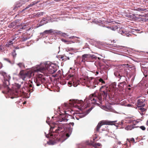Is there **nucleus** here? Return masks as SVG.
I'll use <instances>...</instances> for the list:
<instances>
[{"label": "nucleus", "instance_id": "nucleus-1", "mask_svg": "<svg viewBox=\"0 0 148 148\" xmlns=\"http://www.w3.org/2000/svg\"><path fill=\"white\" fill-rule=\"evenodd\" d=\"M57 70V66L55 64L49 62V64H46L45 67H38L34 71L42 73L45 71H46L47 70L49 73L52 74L54 73Z\"/></svg>", "mask_w": 148, "mask_h": 148}, {"label": "nucleus", "instance_id": "nucleus-2", "mask_svg": "<svg viewBox=\"0 0 148 148\" xmlns=\"http://www.w3.org/2000/svg\"><path fill=\"white\" fill-rule=\"evenodd\" d=\"M1 74L3 76L4 79L3 82V86L6 89L5 93L8 94L11 91V90L9 87L10 85L9 80L10 78V77L5 72H2Z\"/></svg>", "mask_w": 148, "mask_h": 148}, {"label": "nucleus", "instance_id": "nucleus-3", "mask_svg": "<svg viewBox=\"0 0 148 148\" xmlns=\"http://www.w3.org/2000/svg\"><path fill=\"white\" fill-rule=\"evenodd\" d=\"M88 100L89 103L91 102L93 104L98 105V102L101 103L102 100L101 94H99L98 96H96L95 93L92 94L89 96Z\"/></svg>", "mask_w": 148, "mask_h": 148}, {"label": "nucleus", "instance_id": "nucleus-4", "mask_svg": "<svg viewBox=\"0 0 148 148\" xmlns=\"http://www.w3.org/2000/svg\"><path fill=\"white\" fill-rule=\"evenodd\" d=\"M65 128L63 124L55 125L54 126H51L50 128V130L54 132L59 134V133L63 132H64Z\"/></svg>", "mask_w": 148, "mask_h": 148}, {"label": "nucleus", "instance_id": "nucleus-5", "mask_svg": "<svg viewBox=\"0 0 148 148\" xmlns=\"http://www.w3.org/2000/svg\"><path fill=\"white\" fill-rule=\"evenodd\" d=\"M45 80L44 75L41 74L37 75L36 79H34V82L37 86H39L44 83Z\"/></svg>", "mask_w": 148, "mask_h": 148}, {"label": "nucleus", "instance_id": "nucleus-6", "mask_svg": "<svg viewBox=\"0 0 148 148\" xmlns=\"http://www.w3.org/2000/svg\"><path fill=\"white\" fill-rule=\"evenodd\" d=\"M116 121H111L108 120H103L99 122L96 127L95 131L96 132H99V130L101 127L103 125H114V123Z\"/></svg>", "mask_w": 148, "mask_h": 148}, {"label": "nucleus", "instance_id": "nucleus-7", "mask_svg": "<svg viewBox=\"0 0 148 148\" xmlns=\"http://www.w3.org/2000/svg\"><path fill=\"white\" fill-rule=\"evenodd\" d=\"M31 74L32 73L31 71L24 70L21 71L19 74L20 77L23 80H26L27 78H29Z\"/></svg>", "mask_w": 148, "mask_h": 148}, {"label": "nucleus", "instance_id": "nucleus-8", "mask_svg": "<svg viewBox=\"0 0 148 148\" xmlns=\"http://www.w3.org/2000/svg\"><path fill=\"white\" fill-rule=\"evenodd\" d=\"M110 89V88L106 86H102L100 88V91L102 92L104 99H106L108 94H109Z\"/></svg>", "mask_w": 148, "mask_h": 148}, {"label": "nucleus", "instance_id": "nucleus-9", "mask_svg": "<svg viewBox=\"0 0 148 148\" xmlns=\"http://www.w3.org/2000/svg\"><path fill=\"white\" fill-rule=\"evenodd\" d=\"M97 58V57L94 55H92L90 54H85L82 56L81 62H84L86 60H88V58H89L90 60L91 59L96 60Z\"/></svg>", "mask_w": 148, "mask_h": 148}, {"label": "nucleus", "instance_id": "nucleus-10", "mask_svg": "<svg viewBox=\"0 0 148 148\" xmlns=\"http://www.w3.org/2000/svg\"><path fill=\"white\" fill-rule=\"evenodd\" d=\"M127 72L124 69H120L119 71L118 74H116V77L119 78L120 80L121 79L122 77H123L125 79L126 77L125 76V74L127 73Z\"/></svg>", "mask_w": 148, "mask_h": 148}, {"label": "nucleus", "instance_id": "nucleus-11", "mask_svg": "<svg viewBox=\"0 0 148 148\" xmlns=\"http://www.w3.org/2000/svg\"><path fill=\"white\" fill-rule=\"evenodd\" d=\"M76 103L81 104V106H82L83 105L84 102L83 101L81 100H70L69 104H70L71 106H76Z\"/></svg>", "mask_w": 148, "mask_h": 148}, {"label": "nucleus", "instance_id": "nucleus-12", "mask_svg": "<svg viewBox=\"0 0 148 148\" xmlns=\"http://www.w3.org/2000/svg\"><path fill=\"white\" fill-rule=\"evenodd\" d=\"M75 76V73H73V74H69L68 75L67 77V79H70L71 80H72L71 82L70 81V82H68V86L71 87L72 86V83L73 84V85H74V86L75 87L77 85L75 86L74 84V82L73 81V79H74V77Z\"/></svg>", "mask_w": 148, "mask_h": 148}, {"label": "nucleus", "instance_id": "nucleus-13", "mask_svg": "<svg viewBox=\"0 0 148 148\" xmlns=\"http://www.w3.org/2000/svg\"><path fill=\"white\" fill-rule=\"evenodd\" d=\"M26 0H20L17 2L14 5L13 10H16L18 8L21 6L23 4L25 3Z\"/></svg>", "mask_w": 148, "mask_h": 148}, {"label": "nucleus", "instance_id": "nucleus-14", "mask_svg": "<svg viewBox=\"0 0 148 148\" xmlns=\"http://www.w3.org/2000/svg\"><path fill=\"white\" fill-rule=\"evenodd\" d=\"M145 100L144 97H143V99L140 98L138 99L137 101V106L139 107H144L145 105V104L144 103Z\"/></svg>", "mask_w": 148, "mask_h": 148}, {"label": "nucleus", "instance_id": "nucleus-15", "mask_svg": "<svg viewBox=\"0 0 148 148\" xmlns=\"http://www.w3.org/2000/svg\"><path fill=\"white\" fill-rule=\"evenodd\" d=\"M17 36V35H15L14 36L13 38L12 39V40L9 41V42L7 43L5 45L6 47H10L13 43H12V41L16 40V38H17L16 37Z\"/></svg>", "mask_w": 148, "mask_h": 148}, {"label": "nucleus", "instance_id": "nucleus-16", "mask_svg": "<svg viewBox=\"0 0 148 148\" xmlns=\"http://www.w3.org/2000/svg\"><path fill=\"white\" fill-rule=\"evenodd\" d=\"M40 1H34L32 3L30 4L29 5H28V6H27L25 9H23L22 11V12H23L26 9H27L29 7H31L33 6L34 5H35L36 4H37Z\"/></svg>", "mask_w": 148, "mask_h": 148}, {"label": "nucleus", "instance_id": "nucleus-17", "mask_svg": "<svg viewBox=\"0 0 148 148\" xmlns=\"http://www.w3.org/2000/svg\"><path fill=\"white\" fill-rule=\"evenodd\" d=\"M135 128H136L135 125L134 124H131L127 126L125 128V129L127 130H131Z\"/></svg>", "mask_w": 148, "mask_h": 148}, {"label": "nucleus", "instance_id": "nucleus-18", "mask_svg": "<svg viewBox=\"0 0 148 148\" xmlns=\"http://www.w3.org/2000/svg\"><path fill=\"white\" fill-rule=\"evenodd\" d=\"M53 32V30L52 29H50L48 30H46L41 33V34L42 35H45V34H50Z\"/></svg>", "mask_w": 148, "mask_h": 148}, {"label": "nucleus", "instance_id": "nucleus-19", "mask_svg": "<svg viewBox=\"0 0 148 148\" xmlns=\"http://www.w3.org/2000/svg\"><path fill=\"white\" fill-rule=\"evenodd\" d=\"M67 118V116L66 115H63V116L61 119H60L59 121L60 122L62 121L66 122L69 120Z\"/></svg>", "mask_w": 148, "mask_h": 148}, {"label": "nucleus", "instance_id": "nucleus-20", "mask_svg": "<svg viewBox=\"0 0 148 148\" xmlns=\"http://www.w3.org/2000/svg\"><path fill=\"white\" fill-rule=\"evenodd\" d=\"M17 64L21 69H24L25 68V64L23 63H19Z\"/></svg>", "mask_w": 148, "mask_h": 148}, {"label": "nucleus", "instance_id": "nucleus-21", "mask_svg": "<svg viewBox=\"0 0 148 148\" xmlns=\"http://www.w3.org/2000/svg\"><path fill=\"white\" fill-rule=\"evenodd\" d=\"M61 40L62 42L66 43V44H67L74 43L73 41H68L64 39H62Z\"/></svg>", "mask_w": 148, "mask_h": 148}, {"label": "nucleus", "instance_id": "nucleus-22", "mask_svg": "<svg viewBox=\"0 0 148 148\" xmlns=\"http://www.w3.org/2000/svg\"><path fill=\"white\" fill-rule=\"evenodd\" d=\"M101 146V143H95L93 145V146L95 148H99L98 147H100Z\"/></svg>", "mask_w": 148, "mask_h": 148}, {"label": "nucleus", "instance_id": "nucleus-23", "mask_svg": "<svg viewBox=\"0 0 148 148\" xmlns=\"http://www.w3.org/2000/svg\"><path fill=\"white\" fill-rule=\"evenodd\" d=\"M60 58L62 59V60L63 61H66V58H67V59L68 60H69V59L68 57H66V56L63 55H62L61 56Z\"/></svg>", "mask_w": 148, "mask_h": 148}, {"label": "nucleus", "instance_id": "nucleus-24", "mask_svg": "<svg viewBox=\"0 0 148 148\" xmlns=\"http://www.w3.org/2000/svg\"><path fill=\"white\" fill-rule=\"evenodd\" d=\"M126 85V82L125 81H123L120 83L119 86H121L122 88H124V86H125Z\"/></svg>", "mask_w": 148, "mask_h": 148}, {"label": "nucleus", "instance_id": "nucleus-25", "mask_svg": "<svg viewBox=\"0 0 148 148\" xmlns=\"http://www.w3.org/2000/svg\"><path fill=\"white\" fill-rule=\"evenodd\" d=\"M127 141H128L129 143H130L131 141L133 142H135V140L134 138H127Z\"/></svg>", "mask_w": 148, "mask_h": 148}, {"label": "nucleus", "instance_id": "nucleus-26", "mask_svg": "<svg viewBox=\"0 0 148 148\" xmlns=\"http://www.w3.org/2000/svg\"><path fill=\"white\" fill-rule=\"evenodd\" d=\"M138 107V110H141L142 112L145 111L146 110V109L143 108L144 107Z\"/></svg>", "mask_w": 148, "mask_h": 148}, {"label": "nucleus", "instance_id": "nucleus-27", "mask_svg": "<svg viewBox=\"0 0 148 148\" xmlns=\"http://www.w3.org/2000/svg\"><path fill=\"white\" fill-rule=\"evenodd\" d=\"M43 14V12H38L35 15L36 17H39Z\"/></svg>", "mask_w": 148, "mask_h": 148}, {"label": "nucleus", "instance_id": "nucleus-28", "mask_svg": "<svg viewBox=\"0 0 148 148\" xmlns=\"http://www.w3.org/2000/svg\"><path fill=\"white\" fill-rule=\"evenodd\" d=\"M29 90L31 92H32L33 91V87L32 86V84H30L29 85Z\"/></svg>", "mask_w": 148, "mask_h": 148}, {"label": "nucleus", "instance_id": "nucleus-29", "mask_svg": "<svg viewBox=\"0 0 148 148\" xmlns=\"http://www.w3.org/2000/svg\"><path fill=\"white\" fill-rule=\"evenodd\" d=\"M93 108L92 107H91L90 108L88 109L87 110L86 112V114H88L90 112V111Z\"/></svg>", "mask_w": 148, "mask_h": 148}, {"label": "nucleus", "instance_id": "nucleus-30", "mask_svg": "<svg viewBox=\"0 0 148 148\" xmlns=\"http://www.w3.org/2000/svg\"><path fill=\"white\" fill-rule=\"evenodd\" d=\"M3 60H5V61H6L8 62H9L11 64H12V62L8 58H4Z\"/></svg>", "mask_w": 148, "mask_h": 148}, {"label": "nucleus", "instance_id": "nucleus-31", "mask_svg": "<svg viewBox=\"0 0 148 148\" xmlns=\"http://www.w3.org/2000/svg\"><path fill=\"white\" fill-rule=\"evenodd\" d=\"M16 51L15 50H14L13 52L12 53V55L14 58L16 57Z\"/></svg>", "mask_w": 148, "mask_h": 148}, {"label": "nucleus", "instance_id": "nucleus-32", "mask_svg": "<svg viewBox=\"0 0 148 148\" xmlns=\"http://www.w3.org/2000/svg\"><path fill=\"white\" fill-rule=\"evenodd\" d=\"M99 82L101 83L102 84H105V82L103 80L102 78H100L99 79Z\"/></svg>", "mask_w": 148, "mask_h": 148}, {"label": "nucleus", "instance_id": "nucleus-33", "mask_svg": "<svg viewBox=\"0 0 148 148\" xmlns=\"http://www.w3.org/2000/svg\"><path fill=\"white\" fill-rule=\"evenodd\" d=\"M142 130L144 131L146 130V128L144 126H141L139 127Z\"/></svg>", "mask_w": 148, "mask_h": 148}, {"label": "nucleus", "instance_id": "nucleus-34", "mask_svg": "<svg viewBox=\"0 0 148 148\" xmlns=\"http://www.w3.org/2000/svg\"><path fill=\"white\" fill-rule=\"evenodd\" d=\"M54 138H56L57 139L59 140V139H60V136L58 137V135L57 134H54ZM60 136V135H59Z\"/></svg>", "mask_w": 148, "mask_h": 148}, {"label": "nucleus", "instance_id": "nucleus-35", "mask_svg": "<svg viewBox=\"0 0 148 148\" xmlns=\"http://www.w3.org/2000/svg\"><path fill=\"white\" fill-rule=\"evenodd\" d=\"M74 49L72 48H66V51H72V50H73Z\"/></svg>", "mask_w": 148, "mask_h": 148}, {"label": "nucleus", "instance_id": "nucleus-36", "mask_svg": "<svg viewBox=\"0 0 148 148\" xmlns=\"http://www.w3.org/2000/svg\"><path fill=\"white\" fill-rule=\"evenodd\" d=\"M127 32H124L123 31H122L121 34L123 35L124 36L127 34Z\"/></svg>", "mask_w": 148, "mask_h": 148}, {"label": "nucleus", "instance_id": "nucleus-37", "mask_svg": "<svg viewBox=\"0 0 148 148\" xmlns=\"http://www.w3.org/2000/svg\"><path fill=\"white\" fill-rule=\"evenodd\" d=\"M68 133L71 134L72 132V130L71 128H69L68 129Z\"/></svg>", "mask_w": 148, "mask_h": 148}, {"label": "nucleus", "instance_id": "nucleus-38", "mask_svg": "<svg viewBox=\"0 0 148 148\" xmlns=\"http://www.w3.org/2000/svg\"><path fill=\"white\" fill-rule=\"evenodd\" d=\"M62 36L64 37H65L66 36H69V35H68L67 34L65 33L62 34Z\"/></svg>", "mask_w": 148, "mask_h": 148}, {"label": "nucleus", "instance_id": "nucleus-39", "mask_svg": "<svg viewBox=\"0 0 148 148\" xmlns=\"http://www.w3.org/2000/svg\"><path fill=\"white\" fill-rule=\"evenodd\" d=\"M27 37H23L22 38V41H25L26 40H27Z\"/></svg>", "mask_w": 148, "mask_h": 148}, {"label": "nucleus", "instance_id": "nucleus-40", "mask_svg": "<svg viewBox=\"0 0 148 148\" xmlns=\"http://www.w3.org/2000/svg\"><path fill=\"white\" fill-rule=\"evenodd\" d=\"M125 16L126 17H127L128 18H130V15L129 14H125Z\"/></svg>", "mask_w": 148, "mask_h": 148}, {"label": "nucleus", "instance_id": "nucleus-41", "mask_svg": "<svg viewBox=\"0 0 148 148\" xmlns=\"http://www.w3.org/2000/svg\"><path fill=\"white\" fill-rule=\"evenodd\" d=\"M71 134L68 133H67L66 134V136L67 137H69V136Z\"/></svg>", "mask_w": 148, "mask_h": 148}, {"label": "nucleus", "instance_id": "nucleus-42", "mask_svg": "<svg viewBox=\"0 0 148 148\" xmlns=\"http://www.w3.org/2000/svg\"><path fill=\"white\" fill-rule=\"evenodd\" d=\"M75 37H76L77 38V37H75L74 36H71L70 37H69V38L70 39H73V38ZM77 38H78L77 37Z\"/></svg>", "mask_w": 148, "mask_h": 148}, {"label": "nucleus", "instance_id": "nucleus-43", "mask_svg": "<svg viewBox=\"0 0 148 148\" xmlns=\"http://www.w3.org/2000/svg\"><path fill=\"white\" fill-rule=\"evenodd\" d=\"M64 106L66 107H68L69 106L68 104L67 103H64Z\"/></svg>", "mask_w": 148, "mask_h": 148}, {"label": "nucleus", "instance_id": "nucleus-44", "mask_svg": "<svg viewBox=\"0 0 148 148\" xmlns=\"http://www.w3.org/2000/svg\"><path fill=\"white\" fill-rule=\"evenodd\" d=\"M69 124L70 125H72L73 126V125H74V123H73V122L70 123H69Z\"/></svg>", "mask_w": 148, "mask_h": 148}, {"label": "nucleus", "instance_id": "nucleus-45", "mask_svg": "<svg viewBox=\"0 0 148 148\" xmlns=\"http://www.w3.org/2000/svg\"><path fill=\"white\" fill-rule=\"evenodd\" d=\"M3 51V49L2 48V47L1 46H0V51Z\"/></svg>", "mask_w": 148, "mask_h": 148}, {"label": "nucleus", "instance_id": "nucleus-46", "mask_svg": "<svg viewBox=\"0 0 148 148\" xmlns=\"http://www.w3.org/2000/svg\"><path fill=\"white\" fill-rule=\"evenodd\" d=\"M17 86V88H19L20 87V85H18Z\"/></svg>", "mask_w": 148, "mask_h": 148}, {"label": "nucleus", "instance_id": "nucleus-47", "mask_svg": "<svg viewBox=\"0 0 148 148\" xmlns=\"http://www.w3.org/2000/svg\"><path fill=\"white\" fill-rule=\"evenodd\" d=\"M89 106H90L89 105V104L88 103L87 104V106L86 107H88Z\"/></svg>", "mask_w": 148, "mask_h": 148}, {"label": "nucleus", "instance_id": "nucleus-48", "mask_svg": "<svg viewBox=\"0 0 148 148\" xmlns=\"http://www.w3.org/2000/svg\"><path fill=\"white\" fill-rule=\"evenodd\" d=\"M146 125L148 126V120L147 121L146 123Z\"/></svg>", "mask_w": 148, "mask_h": 148}, {"label": "nucleus", "instance_id": "nucleus-49", "mask_svg": "<svg viewBox=\"0 0 148 148\" xmlns=\"http://www.w3.org/2000/svg\"><path fill=\"white\" fill-rule=\"evenodd\" d=\"M118 144L119 145H120L121 144V142L119 141L118 142Z\"/></svg>", "mask_w": 148, "mask_h": 148}, {"label": "nucleus", "instance_id": "nucleus-50", "mask_svg": "<svg viewBox=\"0 0 148 148\" xmlns=\"http://www.w3.org/2000/svg\"><path fill=\"white\" fill-rule=\"evenodd\" d=\"M99 74V72L98 71H96V74L97 75Z\"/></svg>", "mask_w": 148, "mask_h": 148}, {"label": "nucleus", "instance_id": "nucleus-51", "mask_svg": "<svg viewBox=\"0 0 148 148\" xmlns=\"http://www.w3.org/2000/svg\"><path fill=\"white\" fill-rule=\"evenodd\" d=\"M14 98V97L13 96H12V97H11V98L12 99Z\"/></svg>", "mask_w": 148, "mask_h": 148}, {"label": "nucleus", "instance_id": "nucleus-52", "mask_svg": "<svg viewBox=\"0 0 148 148\" xmlns=\"http://www.w3.org/2000/svg\"><path fill=\"white\" fill-rule=\"evenodd\" d=\"M127 88H128V90H130L131 89V88H128L127 87Z\"/></svg>", "mask_w": 148, "mask_h": 148}, {"label": "nucleus", "instance_id": "nucleus-53", "mask_svg": "<svg viewBox=\"0 0 148 148\" xmlns=\"http://www.w3.org/2000/svg\"><path fill=\"white\" fill-rule=\"evenodd\" d=\"M23 27H22L21 28V29H23Z\"/></svg>", "mask_w": 148, "mask_h": 148}, {"label": "nucleus", "instance_id": "nucleus-54", "mask_svg": "<svg viewBox=\"0 0 148 148\" xmlns=\"http://www.w3.org/2000/svg\"><path fill=\"white\" fill-rule=\"evenodd\" d=\"M26 103V101H25V102L24 103V104Z\"/></svg>", "mask_w": 148, "mask_h": 148}, {"label": "nucleus", "instance_id": "nucleus-55", "mask_svg": "<svg viewBox=\"0 0 148 148\" xmlns=\"http://www.w3.org/2000/svg\"><path fill=\"white\" fill-rule=\"evenodd\" d=\"M128 87H130V85H129L128 86Z\"/></svg>", "mask_w": 148, "mask_h": 148}, {"label": "nucleus", "instance_id": "nucleus-56", "mask_svg": "<svg viewBox=\"0 0 148 148\" xmlns=\"http://www.w3.org/2000/svg\"><path fill=\"white\" fill-rule=\"evenodd\" d=\"M53 136V134H51V136Z\"/></svg>", "mask_w": 148, "mask_h": 148}, {"label": "nucleus", "instance_id": "nucleus-57", "mask_svg": "<svg viewBox=\"0 0 148 148\" xmlns=\"http://www.w3.org/2000/svg\"><path fill=\"white\" fill-rule=\"evenodd\" d=\"M29 0H28V1H29Z\"/></svg>", "mask_w": 148, "mask_h": 148}, {"label": "nucleus", "instance_id": "nucleus-58", "mask_svg": "<svg viewBox=\"0 0 148 148\" xmlns=\"http://www.w3.org/2000/svg\"><path fill=\"white\" fill-rule=\"evenodd\" d=\"M147 93L148 94V91H147Z\"/></svg>", "mask_w": 148, "mask_h": 148}, {"label": "nucleus", "instance_id": "nucleus-59", "mask_svg": "<svg viewBox=\"0 0 148 148\" xmlns=\"http://www.w3.org/2000/svg\"><path fill=\"white\" fill-rule=\"evenodd\" d=\"M113 148H115L114 147H113Z\"/></svg>", "mask_w": 148, "mask_h": 148}]
</instances>
